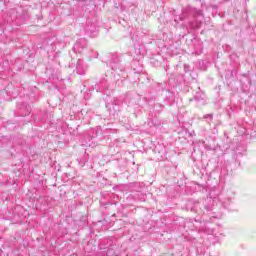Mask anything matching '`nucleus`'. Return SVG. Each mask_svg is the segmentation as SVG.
Masks as SVG:
<instances>
[{"label": "nucleus", "mask_w": 256, "mask_h": 256, "mask_svg": "<svg viewBox=\"0 0 256 256\" xmlns=\"http://www.w3.org/2000/svg\"><path fill=\"white\" fill-rule=\"evenodd\" d=\"M196 101H203L205 99V94L203 92H198L195 96Z\"/></svg>", "instance_id": "obj_4"}, {"label": "nucleus", "mask_w": 256, "mask_h": 256, "mask_svg": "<svg viewBox=\"0 0 256 256\" xmlns=\"http://www.w3.org/2000/svg\"><path fill=\"white\" fill-rule=\"evenodd\" d=\"M206 235L214 238L213 243H219V239H221V232L214 228H205Z\"/></svg>", "instance_id": "obj_1"}, {"label": "nucleus", "mask_w": 256, "mask_h": 256, "mask_svg": "<svg viewBox=\"0 0 256 256\" xmlns=\"http://www.w3.org/2000/svg\"><path fill=\"white\" fill-rule=\"evenodd\" d=\"M220 202L222 204V207H224V209H228V207L231 205V198L222 197L220 198Z\"/></svg>", "instance_id": "obj_3"}, {"label": "nucleus", "mask_w": 256, "mask_h": 256, "mask_svg": "<svg viewBox=\"0 0 256 256\" xmlns=\"http://www.w3.org/2000/svg\"><path fill=\"white\" fill-rule=\"evenodd\" d=\"M194 19L196 21V27H200L201 23H203V20H204L203 12L201 11L194 12Z\"/></svg>", "instance_id": "obj_2"}, {"label": "nucleus", "mask_w": 256, "mask_h": 256, "mask_svg": "<svg viewBox=\"0 0 256 256\" xmlns=\"http://www.w3.org/2000/svg\"><path fill=\"white\" fill-rule=\"evenodd\" d=\"M198 49H199V51L196 52V55H201V53H203V46L201 44H199Z\"/></svg>", "instance_id": "obj_6"}, {"label": "nucleus", "mask_w": 256, "mask_h": 256, "mask_svg": "<svg viewBox=\"0 0 256 256\" xmlns=\"http://www.w3.org/2000/svg\"><path fill=\"white\" fill-rule=\"evenodd\" d=\"M196 253L198 255H203V253H205V248H200V250H199V248H197Z\"/></svg>", "instance_id": "obj_5"}, {"label": "nucleus", "mask_w": 256, "mask_h": 256, "mask_svg": "<svg viewBox=\"0 0 256 256\" xmlns=\"http://www.w3.org/2000/svg\"><path fill=\"white\" fill-rule=\"evenodd\" d=\"M199 65H204V62L203 61H199Z\"/></svg>", "instance_id": "obj_8"}, {"label": "nucleus", "mask_w": 256, "mask_h": 256, "mask_svg": "<svg viewBox=\"0 0 256 256\" xmlns=\"http://www.w3.org/2000/svg\"><path fill=\"white\" fill-rule=\"evenodd\" d=\"M205 119H213V115L208 114V115L205 116Z\"/></svg>", "instance_id": "obj_7"}]
</instances>
